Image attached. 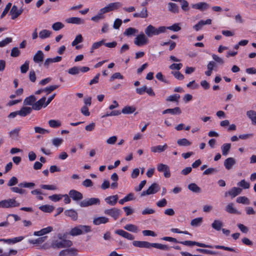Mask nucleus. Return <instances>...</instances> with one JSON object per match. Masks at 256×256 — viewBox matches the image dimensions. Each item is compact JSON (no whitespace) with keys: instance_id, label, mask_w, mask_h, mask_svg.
Listing matches in <instances>:
<instances>
[{"instance_id":"nucleus-1","label":"nucleus","mask_w":256,"mask_h":256,"mask_svg":"<svg viewBox=\"0 0 256 256\" xmlns=\"http://www.w3.org/2000/svg\"><path fill=\"white\" fill-rule=\"evenodd\" d=\"M166 31L164 26H161L158 28H155L152 25H148L144 30L146 35L150 38L154 36H158L162 33H164Z\"/></svg>"},{"instance_id":"nucleus-2","label":"nucleus","mask_w":256,"mask_h":256,"mask_svg":"<svg viewBox=\"0 0 256 256\" xmlns=\"http://www.w3.org/2000/svg\"><path fill=\"white\" fill-rule=\"evenodd\" d=\"M72 242L71 240L63 239L60 240H54L51 244V246L53 248L60 249L70 248L72 246Z\"/></svg>"},{"instance_id":"nucleus-3","label":"nucleus","mask_w":256,"mask_h":256,"mask_svg":"<svg viewBox=\"0 0 256 256\" xmlns=\"http://www.w3.org/2000/svg\"><path fill=\"white\" fill-rule=\"evenodd\" d=\"M20 204L18 202L15 198H9L0 201V208H12L18 207Z\"/></svg>"},{"instance_id":"nucleus-4","label":"nucleus","mask_w":256,"mask_h":256,"mask_svg":"<svg viewBox=\"0 0 256 256\" xmlns=\"http://www.w3.org/2000/svg\"><path fill=\"white\" fill-rule=\"evenodd\" d=\"M100 204V200L99 198H92L82 200L80 202L79 205L82 208H86L93 205H99Z\"/></svg>"},{"instance_id":"nucleus-5","label":"nucleus","mask_w":256,"mask_h":256,"mask_svg":"<svg viewBox=\"0 0 256 256\" xmlns=\"http://www.w3.org/2000/svg\"><path fill=\"white\" fill-rule=\"evenodd\" d=\"M160 190V186L156 183H153L147 190L143 191L141 194V196H144L146 195H150L152 194H156Z\"/></svg>"},{"instance_id":"nucleus-6","label":"nucleus","mask_w":256,"mask_h":256,"mask_svg":"<svg viewBox=\"0 0 256 256\" xmlns=\"http://www.w3.org/2000/svg\"><path fill=\"white\" fill-rule=\"evenodd\" d=\"M148 42V40L142 32L137 36L134 40V44L138 46L146 44Z\"/></svg>"},{"instance_id":"nucleus-7","label":"nucleus","mask_w":256,"mask_h":256,"mask_svg":"<svg viewBox=\"0 0 256 256\" xmlns=\"http://www.w3.org/2000/svg\"><path fill=\"white\" fill-rule=\"evenodd\" d=\"M104 213L106 214L112 216L114 220H116L120 215L121 210L118 208H114L105 210Z\"/></svg>"},{"instance_id":"nucleus-8","label":"nucleus","mask_w":256,"mask_h":256,"mask_svg":"<svg viewBox=\"0 0 256 256\" xmlns=\"http://www.w3.org/2000/svg\"><path fill=\"white\" fill-rule=\"evenodd\" d=\"M158 170L159 172H163L164 176L168 178L170 176V168L168 165L160 164L157 166Z\"/></svg>"},{"instance_id":"nucleus-9","label":"nucleus","mask_w":256,"mask_h":256,"mask_svg":"<svg viewBox=\"0 0 256 256\" xmlns=\"http://www.w3.org/2000/svg\"><path fill=\"white\" fill-rule=\"evenodd\" d=\"M78 250L75 248H67L61 250L59 254V256H75L78 254Z\"/></svg>"},{"instance_id":"nucleus-10","label":"nucleus","mask_w":256,"mask_h":256,"mask_svg":"<svg viewBox=\"0 0 256 256\" xmlns=\"http://www.w3.org/2000/svg\"><path fill=\"white\" fill-rule=\"evenodd\" d=\"M180 244H182L185 246H198L202 247V248H213L210 245L202 243H200L196 242L190 241V240H186L184 242H179Z\"/></svg>"},{"instance_id":"nucleus-11","label":"nucleus","mask_w":256,"mask_h":256,"mask_svg":"<svg viewBox=\"0 0 256 256\" xmlns=\"http://www.w3.org/2000/svg\"><path fill=\"white\" fill-rule=\"evenodd\" d=\"M22 8L18 9L17 6L14 5L10 12V14L12 15L11 18L15 20L22 14Z\"/></svg>"},{"instance_id":"nucleus-12","label":"nucleus","mask_w":256,"mask_h":256,"mask_svg":"<svg viewBox=\"0 0 256 256\" xmlns=\"http://www.w3.org/2000/svg\"><path fill=\"white\" fill-rule=\"evenodd\" d=\"M68 195L74 200L75 201L82 200L83 198L82 194L75 190H70L68 192Z\"/></svg>"},{"instance_id":"nucleus-13","label":"nucleus","mask_w":256,"mask_h":256,"mask_svg":"<svg viewBox=\"0 0 256 256\" xmlns=\"http://www.w3.org/2000/svg\"><path fill=\"white\" fill-rule=\"evenodd\" d=\"M46 100V97L43 96L37 102H34V103L32 105V106L31 108L32 109L36 110H40L43 106H44V105L45 104Z\"/></svg>"},{"instance_id":"nucleus-14","label":"nucleus","mask_w":256,"mask_h":256,"mask_svg":"<svg viewBox=\"0 0 256 256\" xmlns=\"http://www.w3.org/2000/svg\"><path fill=\"white\" fill-rule=\"evenodd\" d=\"M236 164V160L232 157H230L225 160V168L231 170L234 168Z\"/></svg>"},{"instance_id":"nucleus-15","label":"nucleus","mask_w":256,"mask_h":256,"mask_svg":"<svg viewBox=\"0 0 256 256\" xmlns=\"http://www.w3.org/2000/svg\"><path fill=\"white\" fill-rule=\"evenodd\" d=\"M152 244L146 241L135 240L132 242V244L136 247L147 248H152Z\"/></svg>"},{"instance_id":"nucleus-16","label":"nucleus","mask_w":256,"mask_h":256,"mask_svg":"<svg viewBox=\"0 0 256 256\" xmlns=\"http://www.w3.org/2000/svg\"><path fill=\"white\" fill-rule=\"evenodd\" d=\"M66 22L68 24H84L85 21L84 19L78 17H71L66 20Z\"/></svg>"},{"instance_id":"nucleus-17","label":"nucleus","mask_w":256,"mask_h":256,"mask_svg":"<svg viewBox=\"0 0 256 256\" xmlns=\"http://www.w3.org/2000/svg\"><path fill=\"white\" fill-rule=\"evenodd\" d=\"M132 15L135 18H146L148 16V9L146 7H144L140 12H135Z\"/></svg>"},{"instance_id":"nucleus-18","label":"nucleus","mask_w":256,"mask_h":256,"mask_svg":"<svg viewBox=\"0 0 256 256\" xmlns=\"http://www.w3.org/2000/svg\"><path fill=\"white\" fill-rule=\"evenodd\" d=\"M115 233L128 240H133L134 238V236L122 230H118L115 231Z\"/></svg>"},{"instance_id":"nucleus-19","label":"nucleus","mask_w":256,"mask_h":256,"mask_svg":"<svg viewBox=\"0 0 256 256\" xmlns=\"http://www.w3.org/2000/svg\"><path fill=\"white\" fill-rule=\"evenodd\" d=\"M62 60V56H57L54 58H46L44 64V66L48 68L50 64L54 62H60Z\"/></svg>"},{"instance_id":"nucleus-20","label":"nucleus","mask_w":256,"mask_h":256,"mask_svg":"<svg viewBox=\"0 0 256 256\" xmlns=\"http://www.w3.org/2000/svg\"><path fill=\"white\" fill-rule=\"evenodd\" d=\"M192 7L193 8H196L200 10L201 11H204L208 8H210V5L206 2H200L192 4Z\"/></svg>"},{"instance_id":"nucleus-21","label":"nucleus","mask_w":256,"mask_h":256,"mask_svg":"<svg viewBox=\"0 0 256 256\" xmlns=\"http://www.w3.org/2000/svg\"><path fill=\"white\" fill-rule=\"evenodd\" d=\"M44 58V54L42 51L39 50L34 55L33 60L35 63L39 64L43 62Z\"/></svg>"},{"instance_id":"nucleus-22","label":"nucleus","mask_w":256,"mask_h":256,"mask_svg":"<svg viewBox=\"0 0 256 256\" xmlns=\"http://www.w3.org/2000/svg\"><path fill=\"white\" fill-rule=\"evenodd\" d=\"M212 23V20L210 19H207L206 20H201L197 24L194 26V28L196 31H198L205 24H210Z\"/></svg>"},{"instance_id":"nucleus-23","label":"nucleus","mask_w":256,"mask_h":256,"mask_svg":"<svg viewBox=\"0 0 256 256\" xmlns=\"http://www.w3.org/2000/svg\"><path fill=\"white\" fill-rule=\"evenodd\" d=\"M109 222V218L105 216H100L94 218L93 223L94 225L104 224Z\"/></svg>"},{"instance_id":"nucleus-24","label":"nucleus","mask_w":256,"mask_h":256,"mask_svg":"<svg viewBox=\"0 0 256 256\" xmlns=\"http://www.w3.org/2000/svg\"><path fill=\"white\" fill-rule=\"evenodd\" d=\"M118 199V196L117 194L105 198L104 200L108 204L114 206Z\"/></svg>"},{"instance_id":"nucleus-25","label":"nucleus","mask_w":256,"mask_h":256,"mask_svg":"<svg viewBox=\"0 0 256 256\" xmlns=\"http://www.w3.org/2000/svg\"><path fill=\"white\" fill-rule=\"evenodd\" d=\"M32 112V109L30 107L23 106L20 110H18L19 116L24 117L30 114Z\"/></svg>"},{"instance_id":"nucleus-26","label":"nucleus","mask_w":256,"mask_h":256,"mask_svg":"<svg viewBox=\"0 0 256 256\" xmlns=\"http://www.w3.org/2000/svg\"><path fill=\"white\" fill-rule=\"evenodd\" d=\"M182 111L179 107H176L174 108H168L162 112V114H170L172 115L180 114Z\"/></svg>"},{"instance_id":"nucleus-27","label":"nucleus","mask_w":256,"mask_h":256,"mask_svg":"<svg viewBox=\"0 0 256 256\" xmlns=\"http://www.w3.org/2000/svg\"><path fill=\"white\" fill-rule=\"evenodd\" d=\"M64 213L66 216L70 217L73 220H76L78 219V213L73 209L66 210Z\"/></svg>"},{"instance_id":"nucleus-28","label":"nucleus","mask_w":256,"mask_h":256,"mask_svg":"<svg viewBox=\"0 0 256 256\" xmlns=\"http://www.w3.org/2000/svg\"><path fill=\"white\" fill-rule=\"evenodd\" d=\"M168 148V145L166 144L164 146L158 145L152 146L150 148L151 151L153 152H164Z\"/></svg>"},{"instance_id":"nucleus-29","label":"nucleus","mask_w":256,"mask_h":256,"mask_svg":"<svg viewBox=\"0 0 256 256\" xmlns=\"http://www.w3.org/2000/svg\"><path fill=\"white\" fill-rule=\"evenodd\" d=\"M217 66L216 63L214 61H210L208 64L207 68L208 70L205 72V74L207 76H210L212 74V71Z\"/></svg>"},{"instance_id":"nucleus-30","label":"nucleus","mask_w":256,"mask_h":256,"mask_svg":"<svg viewBox=\"0 0 256 256\" xmlns=\"http://www.w3.org/2000/svg\"><path fill=\"white\" fill-rule=\"evenodd\" d=\"M20 129V128L18 127L10 131L8 133L10 137L12 140H17L19 136Z\"/></svg>"},{"instance_id":"nucleus-31","label":"nucleus","mask_w":256,"mask_h":256,"mask_svg":"<svg viewBox=\"0 0 256 256\" xmlns=\"http://www.w3.org/2000/svg\"><path fill=\"white\" fill-rule=\"evenodd\" d=\"M168 10L174 14H178L179 12V7L178 5L174 2H169L168 4Z\"/></svg>"},{"instance_id":"nucleus-32","label":"nucleus","mask_w":256,"mask_h":256,"mask_svg":"<svg viewBox=\"0 0 256 256\" xmlns=\"http://www.w3.org/2000/svg\"><path fill=\"white\" fill-rule=\"evenodd\" d=\"M242 192V188H240L234 187L230 189L227 194L230 196L232 198H234L235 196L240 194Z\"/></svg>"},{"instance_id":"nucleus-33","label":"nucleus","mask_w":256,"mask_h":256,"mask_svg":"<svg viewBox=\"0 0 256 256\" xmlns=\"http://www.w3.org/2000/svg\"><path fill=\"white\" fill-rule=\"evenodd\" d=\"M24 238V237L22 236L14 238H9V239H0V241H3L6 242L9 244H15L18 242H20L22 241Z\"/></svg>"},{"instance_id":"nucleus-34","label":"nucleus","mask_w":256,"mask_h":256,"mask_svg":"<svg viewBox=\"0 0 256 256\" xmlns=\"http://www.w3.org/2000/svg\"><path fill=\"white\" fill-rule=\"evenodd\" d=\"M234 204H229L226 207V210L231 214H240L241 212L234 206Z\"/></svg>"},{"instance_id":"nucleus-35","label":"nucleus","mask_w":256,"mask_h":256,"mask_svg":"<svg viewBox=\"0 0 256 256\" xmlns=\"http://www.w3.org/2000/svg\"><path fill=\"white\" fill-rule=\"evenodd\" d=\"M36 98V96L34 95H31L27 98H26L24 101V104L25 106H32L34 103Z\"/></svg>"},{"instance_id":"nucleus-36","label":"nucleus","mask_w":256,"mask_h":256,"mask_svg":"<svg viewBox=\"0 0 256 256\" xmlns=\"http://www.w3.org/2000/svg\"><path fill=\"white\" fill-rule=\"evenodd\" d=\"M246 116L250 119L253 124L256 125V112L250 110L246 112Z\"/></svg>"},{"instance_id":"nucleus-37","label":"nucleus","mask_w":256,"mask_h":256,"mask_svg":"<svg viewBox=\"0 0 256 256\" xmlns=\"http://www.w3.org/2000/svg\"><path fill=\"white\" fill-rule=\"evenodd\" d=\"M105 42L106 40L102 39L100 41L94 42L90 48V52L93 53L94 50L98 49L102 45H104Z\"/></svg>"},{"instance_id":"nucleus-38","label":"nucleus","mask_w":256,"mask_h":256,"mask_svg":"<svg viewBox=\"0 0 256 256\" xmlns=\"http://www.w3.org/2000/svg\"><path fill=\"white\" fill-rule=\"evenodd\" d=\"M152 247L164 250H168L170 249V247L168 245L159 243H152Z\"/></svg>"},{"instance_id":"nucleus-39","label":"nucleus","mask_w":256,"mask_h":256,"mask_svg":"<svg viewBox=\"0 0 256 256\" xmlns=\"http://www.w3.org/2000/svg\"><path fill=\"white\" fill-rule=\"evenodd\" d=\"M52 32L48 30H43L39 32V37L41 39H45L50 37Z\"/></svg>"},{"instance_id":"nucleus-40","label":"nucleus","mask_w":256,"mask_h":256,"mask_svg":"<svg viewBox=\"0 0 256 256\" xmlns=\"http://www.w3.org/2000/svg\"><path fill=\"white\" fill-rule=\"evenodd\" d=\"M39 208L42 211L44 212H52L54 209V207L52 206H50L48 204L41 206L39 207Z\"/></svg>"},{"instance_id":"nucleus-41","label":"nucleus","mask_w":256,"mask_h":256,"mask_svg":"<svg viewBox=\"0 0 256 256\" xmlns=\"http://www.w3.org/2000/svg\"><path fill=\"white\" fill-rule=\"evenodd\" d=\"M138 30L134 28H128L126 30L124 34L126 36H130L136 33H138Z\"/></svg>"},{"instance_id":"nucleus-42","label":"nucleus","mask_w":256,"mask_h":256,"mask_svg":"<svg viewBox=\"0 0 256 256\" xmlns=\"http://www.w3.org/2000/svg\"><path fill=\"white\" fill-rule=\"evenodd\" d=\"M136 110L134 106H126L122 109V112L124 114H130L134 112Z\"/></svg>"},{"instance_id":"nucleus-43","label":"nucleus","mask_w":256,"mask_h":256,"mask_svg":"<svg viewBox=\"0 0 256 256\" xmlns=\"http://www.w3.org/2000/svg\"><path fill=\"white\" fill-rule=\"evenodd\" d=\"M69 234L72 236H76L82 234V232L79 228V226L72 228L69 232Z\"/></svg>"},{"instance_id":"nucleus-44","label":"nucleus","mask_w":256,"mask_h":256,"mask_svg":"<svg viewBox=\"0 0 256 256\" xmlns=\"http://www.w3.org/2000/svg\"><path fill=\"white\" fill-rule=\"evenodd\" d=\"M35 184L32 182H22L18 184V186L20 188H34L35 186Z\"/></svg>"},{"instance_id":"nucleus-45","label":"nucleus","mask_w":256,"mask_h":256,"mask_svg":"<svg viewBox=\"0 0 256 256\" xmlns=\"http://www.w3.org/2000/svg\"><path fill=\"white\" fill-rule=\"evenodd\" d=\"M177 144L180 146H189L191 145L192 142H190L186 138H183L181 139H179L177 141Z\"/></svg>"},{"instance_id":"nucleus-46","label":"nucleus","mask_w":256,"mask_h":256,"mask_svg":"<svg viewBox=\"0 0 256 256\" xmlns=\"http://www.w3.org/2000/svg\"><path fill=\"white\" fill-rule=\"evenodd\" d=\"M222 222L218 220H214L212 224V226L213 228L216 230H220L222 226Z\"/></svg>"},{"instance_id":"nucleus-47","label":"nucleus","mask_w":256,"mask_h":256,"mask_svg":"<svg viewBox=\"0 0 256 256\" xmlns=\"http://www.w3.org/2000/svg\"><path fill=\"white\" fill-rule=\"evenodd\" d=\"M47 236H42L38 238L35 240H28L29 243L32 244H41L44 242L46 240Z\"/></svg>"},{"instance_id":"nucleus-48","label":"nucleus","mask_w":256,"mask_h":256,"mask_svg":"<svg viewBox=\"0 0 256 256\" xmlns=\"http://www.w3.org/2000/svg\"><path fill=\"white\" fill-rule=\"evenodd\" d=\"M202 222V218L201 217L194 218L191 220L190 225L192 226L197 227L200 226Z\"/></svg>"},{"instance_id":"nucleus-49","label":"nucleus","mask_w":256,"mask_h":256,"mask_svg":"<svg viewBox=\"0 0 256 256\" xmlns=\"http://www.w3.org/2000/svg\"><path fill=\"white\" fill-rule=\"evenodd\" d=\"M188 188L194 192H200L201 191L200 188L196 184L192 183L188 186Z\"/></svg>"},{"instance_id":"nucleus-50","label":"nucleus","mask_w":256,"mask_h":256,"mask_svg":"<svg viewBox=\"0 0 256 256\" xmlns=\"http://www.w3.org/2000/svg\"><path fill=\"white\" fill-rule=\"evenodd\" d=\"M124 228L128 231L137 232L138 231V227L132 224H128L124 226Z\"/></svg>"},{"instance_id":"nucleus-51","label":"nucleus","mask_w":256,"mask_h":256,"mask_svg":"<svg viewBox=\"0 0 256 256\" xmlns=\"http://www.w3.org/2000/svg\"><path fill=\"white\" fill-rule=\"evenodd\" d=\"M59 87L58 85H52L44 88V92H46V94H50L52 92L56 90Z\"/></svg>"},{"instance_id":"nucleus-52","label":"nucleus","mask_w":256,"mask_h":256,"mask_svg":"<svg viewBox=\"0 0 256 256\" xmlns=\"http://www.w3.org/2000/svg\"><path fill=\"white\" fill-rule=\"evenodd\" d=\"M49 126L52 128H58L61 125V122L58 120H51L48 121Z\"/></svg>"},{"instance_id":"nucleus-53","label":"nucleus","mask_w":256,"mask_h":256,"mask_svg":"<svg viewBox=\"0 0 256 256\" xmlns=\"http://www.w3.org/2000/svg\"><path fill=\"white\" fill-rule=\"evenodd\" d=\"M236 201L238 203H240V204H250L249 200L248 198H246L244 196H240V197L237 198Z\"/></svg>"},{"instance_id":"nucleus-54","label":"nucleus","mask_w":256,"mask_h":256,"mask_svg":"<svg viewBox=\"0 0 256 256\" xmlns=\"http://www.w3.org/2000/svg\"><path fill=\"white\" fill-rule=\"evenodd\" d=\"M166 30H170L174 32H178L181 30V28L180 26V24L178 23L174 24L170 26H165Z\"/></svg>"},{"instance_id":"nucleus-55","label":"nucleus","mask_w":256,"mask_h":256,"mask_svg":"<svg viewBox=\"0 0 256 256\" xmlns=\"http://www.w3.org/2000/svg\"><path fill=\"white\" fill-rule=\"evenodd\" d=\"M238 186L244 189H248L250 187V184L247 182L245 180H242L238 183Z\"/></svg>"},{"instance_id":"nucleus-56","label":"nucleus","mask_w":256,"mask_h":256,"mask_svg":"<svg viewBox=\"0 0 256 256\" xmlns=\"http://www.w3.org/2000/svg\"><path fill=\"white\" fill-rule=\"evenodd\" d=\"M180 96L178 94L170 95L166 98L167 102H178Z\"/></svg>"},{"instance_id":"nucleus-57","label":"nucleus","mask_w":256,"mask_h":256,"mask_svg":"<svg viewBox=\"0 0 256 256\" xmlns=\"http://www.w3.org/2000/svg\"><path fill=\"white\" fill-rule=\"evenodd\" d=\"M182 9L185 12L189 10L188 2L186 0H179Z\"/></svg>"},{"instance_id":"nucleus-58","label":"nucleus","mask_w":256,"mask_h":256,"mask_svg":"<svg viewBox=\"0 0 256 256\" xmlns=\"http://www.w3.org/2000/svg\"><path fill=\"white\" fill-rule=\"evenodd\" d=\"M110 11L114 10H116L118 8H119L121 7L122 6V4H121L120 2H113V3H110L108 4Z\"/></svg>"},{"instance_id":"nucleus-59","label":"nucleus","mask_w":256,"mask_h":256,"mask_svg":"<svg viewBox=\"0 0 256 256\" xmlns=\"http://www.w3.org/2000/svg\"><path fill=\"white\" fill-rule=\"evenodd\" d=\"M64 24L61 22H56L52 25V28L56 31L60 30L64 28Z\"/></svg>"},{"instance_id":"nucleus-60","label":"nucleus","mask_w":256,"mask_h":256,"mask_svg":"<svg viewBox=\"0 0 256 256\" xmlns=\"http://www.w3.org/2000/svg\"><path fill=\"white\" fill-rule=\"evenodd\" d=\"M79 228L80 229V231L82 232V234L88 233L92 231L91 227L89 226L79 225Z\"/></svg>"},{"instance_id":"nucleus-61","label":"nucleus","mask_w":256,"mask_h":256,"mask_svg":"<svg viewBox=\"0 0 256 256\" xmlns=\"http://www.w3.org/2000/svg\"><path fill=\"white\" fill-rule=\"evenodd\" d=\"M218 170L216 168H210L205 170L204 172V175H210L214 174H216L218 172Z\"/></svg>"},{"instance_id":"nucleus-62","label":"nucleus","mask_w":256,"mask_h":256,"mask_svg":"<svg viewBox=\"0 0 256 256\" xmlns=\"http://www.w3.org/2000/svg\"><path fill=\"white\" fill-rule=\"evenodd\" d=\"M29 69V61L26 60L20 66V71L22 74L26 73Z\"/></svg>"},{"instance_id":"nucleus-63","label":"nucleus","mask_w":256,"mask_h":256,"mask_svg":"<svg viewBox=\"0 0 256 256\" xmlns=\"http://www.w3.org/2000/svg\"><path fill=\"white\" fill-rule=\"evenodd\" d=\"M62 194H53L52 196H48V198L50 200H51L53 202H56L60 200H62Z\"/></svg>"},{"instance_id":"nucleus-64","label":"nucleus","mask_w":256,"mask_h":256,"mask_svg":"<svg viewBox=\"0 0 256 256\" xmlns=\"http://www.w3.org/2000/svg\"><path fill=\"white\" fill-rule=\"evenodd\" d=\"M83 40L82 36V34H79L77 35L74 40L72 42V46H75L77 45L78 44L82 42Z\"/></svg>"}]
</instances>
